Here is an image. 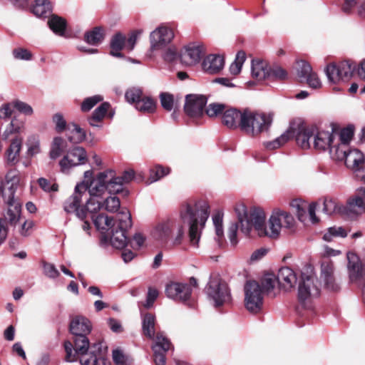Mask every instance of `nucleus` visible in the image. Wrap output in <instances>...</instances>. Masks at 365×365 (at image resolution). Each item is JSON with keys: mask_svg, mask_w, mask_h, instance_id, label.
<instances>
[{"mask_svg": "<svg viewBox=\"0 0 365 365\" xmlns=\"http://www.w3.org/2000/svg\"><path fill=\"white\" fill-rule=\"evenodd\" d=\"M210 215V206L205 200H190L182 205L180 216L168 217L159 221L153 228L154 239L168 248L180 246L184 240L183 223L189 226L188 237L191 246L198 247L202 230Z\"/></svg>", "mask_w": 365, "mask_h": 365, "instance_id": "f257e3e1", "label": "nucleus"}, {"mask_svg": "<svg viewBox=\"0 0 365 365\" xmlns=\"http://www.w3.org/2000/svg\"><path fill=\"white\" fill-rule=\"evenodd\" d=\"M235 212L240 223V230L245 236H250L252 229L259 237L271 238L279 237L282 227L292 229L295 225L294 217L286 211L275 210L272 212L266 226V215L259 207L247 209L243 203H237Z\"/></svg>", "mask_w": 365, "mask_h": 365, "instance_id": "f03ea898", "label": "nucleus"}, {"mask_svg": "<svg viewBox=\"0 0 365 365\" xmlns=\"http://www.w3.org/2000/svg\"><path fill=\"white\" fill-rule=\"evenodd\" d=\"M354 136V128L349 126L341 129L342 143L339 149L333 150L334 160H344L346 165L353 170H359L364 163V155L358 149L350 148L349 143Z\"/></svg>", "mask_w": 365, "mask_h": 365, "instance_id": "7ed1b4c3", "label": "nucleus"}, {"mask_svg": "<svg viewBox=\"0 0 365 365\" xmlns=\"http://www.w3.org/2000/svg\"><path fill=\"white\" fill-rule=\"evenodd\" d=\"M320 287L313 269L307 267L301 272L298 287V299L305 308H310L314 299L319 297Z\"/></svg>", "mask_w": 365, "mask_h": 365, "instance_id": "20e7f679", "label": "nucleus"}, {"mask_svg": "<svg viewBox=\"0 0 365 365\" xmlns=\"http://www.w3.org/2000/svg\"><path fill=\"white\" fill-rule=\"evenodd\" d=\"M131 227V214L126 207H122L116 216V224L110 230V245L116 249L125 247L128 243L127 232Z\"/></svg>", "mask_w": 365, "mask_h": 365, "instance_id": "39448f33", "label": "nucleus"}, {"mask_svg": "<svg viewBox=\"0 0 365 365\" xmlns=\"http://www.w3.org/2000/svg\"><path fill=\"white\" fill-rule=\"evenodd\" d=\"M242 131L248 135L257 136L267 131L271 126L273 116L271 113L255 112L245 110Z\"/></svg>", "mask_w": 365, "mask_h": 365, "instance_id": "423d86ee", "label": "nucleus"}, {"mask_svg": "<svg viewBox=\"0 0 365 365\" xmlns=\"http://www.w3.org/2000/svg\"><path fill=\"white\" fill-rule=\"evenodd\" d=\"M106 180V173L102 172L89 183L86 181L81 183L86 187V191L88 190L90 195V197L86 201V209L91 213L99 212L101 210L103 195L107 190Z\"/></svg>", "mask_w": 365, "mask_h": 365, "instance_id": "0eeeda50", "label": "nucleus"}, {"mask_svg": "<svg viewBox=\"0 0 365 365\" xmlns=\"http://www.w3.org/2000/svg\"><path fill=\"white\" fill-rule=\"evenodd\" d=\"M86 187L83 184H77L73 194L69 197L64 202L63 208L67 213L75 212L78 218L81 221V227L90 234L91 224L88 217L87 209L80 208L83 195L86 194Z\"/></svg>", "mask_w": 365, "mask_h": 365, "instance_id": "6e6552de", "label": "nucleus"}, {"mask_svg": "<svg viewBox=\"0 0 365 365\" xmlns=\"http://www.w3.org/2000/svg\"><path fill=\"white\" fill-rule=\"evenodd\" d=\"M209 301L218 307L231 301V294L227 284L217 277H211L205 288Z\"/></svg>", "mask_w": 365, "mask_h": 365, "instance_id": "1a4fd4ad", "label": "nucleus"}, {"mask_svg": "<svg viewBox=\"0 0 365 365\" xmlns=\"http://www.w3.org/2000/svg\"><path fill=\"white\" fill-rule=\"evenodd\" d=\"M341 130L339 133L319 130L314 132L313 148L315 150L324 151L329 150L331 158L333 159V150L339 149L342 143Z\"/></svg>", "mask_w": 365, "mask_h": 365, "instance_id": "9d476101", "label": "nucleus"}, {"mask_svg": "<svg viewBox=\"0 0 365 365\" xmlns=\"http://www.w3.org/2000/svg\"><path fill=\"white\" fill-rule=\"evenodd\" d=\"M355 70V65L349 61H344L339 63H331L325 69V73L331 83L336 84L340 82L349 81Z\"/></svg>", "mask_w": 365, "mask_h": 365, "instance_id": "9b49d317", "label": "nucleus"}, {"mask_svg": "<svg viewBox=\"0 0 365 365\" xmlns=\"http://www.w3.org/2000/svg\"><path fill=\"white\" fill-rule=\"evenodd\" d=\"M245 305L246 309L256 313L263 304V292L261 285L256 281H248L245 285Z\"/></svg>", "mask_w": 365, "mask_h": 365, "instance_id": "f8f14e48", "label": "nucleus"}, {"mask_svg": "<svg viewBox=\"0 0 365 365\" xmlns=\"http://www.w3.org/2000/svg\"><path fill=\"white\" fill-rule=\"evenodd\" d=\"M19 181V177L11 171L4 178H0V196L6 205L18 202L14 199V195Z\"/></svg>", "mask_w": 365, "mask_h": 365, "instance_id": "ddd939ff", "label": "nucleus"}, {"mask_svg": "<svg viewBox=\"0 0 365 365\" xmlns=\"http://www.w3.org/2000/svg\"><path fill=\"white\" fill-rule=\"evenodd\" d=\"M89 341L86 336H75L74 349L73 344L71 341H65L66 360L73 362L77 360L78 356L89 354Z\"/></svg>", "mask_w": 365, "mask_h": 365, "instance_id": "4468645a", "label": "nucleus"}, {"mask_svg": "<svg viewBox=\"0 0 365 365\" xmlns=\"http://www.w3.org/2000/svg\"><path fill=\"white\" fill-rule=\"evenodd\" d=\"M88 160L87 153L83 147L76 146L71 149L60 160L59 165L62 172L70 168L85 164Z\"/></svg>", "mask_w": 365, "mask_h": 365, "instance_id": "2eb2a0df", "label": "nucleus"}, {"mask_svg": "<svg viewBox=\"0 0 365 365\" xmlns=\"http://www.w3.org/2000/svg\"><path fill=\"white\" fill-rule=\"evenodd\" d=\"M174 36L171 29L166 26H160L154 30L150 36L152 51L160 50L168 44Z\"/></svg>", "mask_w": 365, "mask_h": 365, "instance_id": "dca6fc26", "label": "nucleus"}, {"mask_svg": "<svg viewBox=\"0 0 365 365\" xmlns=\"http://www.w3.org/2000/svg\"><path fill=\"white\" fill-rule=\"evenodd\" d=\"M207 99L204 96L189 94L185 97L184 110L190 117H199L203 113Z\"/></svg>", "mask_w": 365, "mask_h": 365, "instance_id": "f3484780", "label": "nucleus"}, {"mask_svg": "<svg viewBox=\"0 0 365 365\" xmlns=\"http://www.w3.org/2000/svg\"><path fill=\"white\" fill-rule=\"evenodd\" d=\"M278 288L285 292L292 290L297 282V274L292 269L284 267L281 268L277 274Z\"/></svg>", "mask_w": 365, "mask_h": 365, "instance_id": "a211bd4d", "label": "nucleus"}, {"mask_svg": "<svg viewBox=\"0 0 365 365\" xmlns=\"http://www.w3.org/2000/svg\"><path fill=\"white\" fill-rule=\"evenodd\" d=\"M320 279L324 287L329 291L336 292L340 287L334 276V266L331 261L326 259L322 262Z\"/></svg>", "mask_w": 365, "mask_h": 365, "instance_id": "6ab92c4d", "label": "nucleus"}, {"mask_svg": "<svg viewBox=\"0 0 365 365\" xmlns=\"http://www.w3.org/2000/svg\"><path fill=\"white\" fill-rule=\"evenodd\" d=\"M244 116L245 110L241 111L236 108H226L222 115V123L230 129L240 128L242 130Z\"/></svg>", "mask_w": 365, "mask_h": 365, "instance_id": "aec40b11", "label": "nucleus"}, {"mask_svg": "<svg viewBox=\"0 0 365 365\" xmlns=\"http://www.w3.org/2000/svg\"><path fill=\"white\" fill-rule=\"evenodd\" d=\"M165 293L169 298L186 301L191 295L192 289L188 284L173 282L167 285Z\"/></svg>", "mask_w": 365, "mask_h": 365, "instance_id": "412c9836", "label": "nucleus"}, {"mask_svg": "<svg viewBox=\"0 0 365 365\" xmlns=\"http://www.w3.org/2000/svg\"><path fill=\"white\" fill-rule=\"evenodd\" d=\"M290 125L294 126V135H296L297 144L303 149L310 148L312 147L311 140L313 142L314 130L305 127L302 124L291 123Z\"/></svg>", "mask_w": 365, "mask_h": 365, "instance_id": "4be33fe9", "label": "nucleus"}, {"mask_svg": "<svg viewBox=\"0 0 365 365\" xmlns=\"http://www.w3.org/2000/svg\"><path fill=\"white\" fill-rule=\"evenodd\" d=\"M202 53V47L190 43L183 48L180 53V60L186 66H192L199 62Z\"/></svg>", "mask_w": 365, "mask_h": 365, "instance_id": "5701e85b", "label": "nucleus"}, {"mask_svg": "<svg viewBox=\"0 0 365 365\" xmlns=\"http://www.w3.org/2000/svg\"><path fill=\"white\" fill-rule=\"evenodd\" d=\"M98 212L91 213L88 211V218H91L96 227V229L102 233L110 231L113 224H116V220L114 222L113 217H108L103 213Z\"/></svg>", "mask_w": 365, "mask_h": 365, "instance_id": "b1692460", "label": "nucleus"}, {"mask_svg": "<svg viewBox=\"0 0 365 365\" xmlns=\"http://www.w3.org/2000/svg\"><path fill=\"white\" fill-rule=\"evenodd\" d=\"M7 210L3 213L0 220H4V225L8 227H14L21 220V206L19 202L7 205Z\"/></svg>", "mask_w": 365, "mask_h": 365, "instance_id": "393cba45", "label": "nucleus"}, {"mask_svg": "<svg viewBox=\"0 0 365 365\" xmlns=\"http://www.w3.org/2000/svg\"><path fill=\"white\" fill-rule=\"evenodd\" d=\"M224 58L219 55H209L202 61L203 71L209 74H215L220 72L224 67Z\"/></svg>", "mask_w": 365, "mask_h": 365, "instance_id": "a878e982", "label": "nucleus"}, {"mask_svg": "<svg viewBox=\"0 0 365 365\" xmlns=\"http://www.w3.org/2000/svg\"><path fill=\"white\" fill-rule=\"evenodd\" d=\"M70 330L75 336H86L91 330V323L86 317L77 316L72 319Z\"/></svg>", "mask_w": 365, "mask_h": 365, "instance_id": "bb28decb", "label": "nucleus"}, {"mask_svg": "<svg viewBox=\"0 0 365 365\" xmlns=\"http://www.w3.org/2000/svg\"><path fill=\"white\" fill-rule=\"evenodd\" d=\"M25 120L19 116H14L10 123L6 125L2 136L8 139L11 135L21 134L25 130Z\"/></svg>", "mask_w": 365, "mask_h": 365, "instance_id": "cd10ccee", "label": "nucleus"}, {"mask_svg": "<svg viewBox=\"0 0 365 365\" xmlns=\"http://www.w3.org/2000/svg\"><path fill=\"white\" fill-rule=\"evenodd\" d=\"M23 139L15 138L6 152V159L8 163L15 165L19 162Z\"/></svg>", "mask_w": 365, "mask_h": 365, "instance_id": "c85d7f7f", "label": "nucleus"}, {"mask_svg": "<svg viewBox=\"0 0 365 365\" xmlns=\"http://www.w3.org/2000/svg\"><path fill=\"white\" fill-rule=\"evenodd\" d=\"M294 126L290 125L289 128L279 137L273 140L265 142L264 145L268 150H275L280 148L294 136Z\"/></svg>", "mask_w": 365, "mask_h": 365, "instance_id": "c756f323", "label": "nucleus"}, {"mask_svg": "<svg viewBox=\"0 0 365 365\" xmlns=\"http://www.w3.org/2000/svg\"><path fill=\"white\" fill-rule=\"evenodd\" d=\"M106 173V187L109 193H119L123 190V184L120 179L115 176L113 170L105 171Z\"/></svg>", "mask_w": 365, "mask_h": 365, "instance_id": "7c9ffc66", "label": "nucleus"}, {"mask_svg": "<svg viewBox=\"0 0 365 365\" xmlns=\"http://www.w3.org/2000/svg\"><path fill=\"white\" fill-rule=\"evenodd\" d=\"M67 142L61 137H54L51 141L49 157L52 160H55L60 157L67 148Z\"/></svg>", "mask_w": 365, "mask_h": 365, "instance_id": "2f4dec72", "label": "nucleus"}, {"mask_svg": "<svg viewBox=\"0 0 365 365\" xmlns=\"http://www.w3.org/2000/svg\"><path fill=\"white\" fill-rule=\"evenodd\" d=\"M155 317L147 313L142 317V328L143 334L149 339H154L155 333Z\"/></svg>", "mask_w": 365, "mask_h": 365, "instance_id": "473e14b6", "label": "nucleus"}, {"mask_svg": "<svg viewBox=\"0 0 365 365\" xmlns=\"http://www.w3.org/2000/svg\"><path fill=\"white\" fill-rule=\"evenodd\" d=\"M125 36L121 33H117L113 36L110 40V55L115 57H122L120 51L125 48Z\"/></svg>", "mask_w": 365, "mask_h": 365, "instance_id": "72a5a7b5", "label": "nucleus"}, {"mask_svg": "<svg viewBox=\"0 0 365 365\" xmlns=\"http://www.w3.org/2000/svg\"><path fill=\"white\" fill-rule=\"evenodd\" d=\"M269 65L263 61H252V76L257 81L267 79Z\"/></svg>", "mask_w": 365, "mask_h": 365, "instance_id": "f704fd0d", "label": "nucleus"}, {"mask_svg": "<svg viewBox=\"0 0 365 365\" xmlns=\"http://www.w3.org/2000/svg\"><path fill=\"white\" fill-rule=\"evenodd\" d=\"M52 11L51 3L47 0H36L32 7L33 14L37 17L46 18Z\"/></svg>", "mask_w": 365, "mask_h": 365, "instance_id": "c9c22d12", "label": "nucleus"}, {"mask_svg": "<svg viewBox=\"0 0 365 365\" xmlns=\"http://www.w3.org/2000/svg\"><path fill=\"white\" fill-rule=\"evenodd\" d=\"M316 209V203H311L309 205H305L304 207H303L302 210H299L298 212H296L298 220L302 222H305L307 217V212H308L310 222L312 224L317 223L319 219L317 217L315 214Z\"/></svg>", "mask_w": 365, "mask_h": 365, "instance_id": "e433bc0d", "label": "nucleus"}, {"mask_svg": "<svg viewBox=\"0 0 365 365\" xmlns=\"http://www.w3.org/2000/svg\"><path fill=\"white\" fill-rule=\"evenodd\" d=\"M48 25L51 30H52V31L56 35H64L66 27V20L62 17H60L57 15H52L48 21Z\"/></svg>", "mask_w": 365, "mask_h": 365, "instance_id": "4c0bfd02", "label": "nucleus"}, {"mask_svg": "<svg viewBox=\"0 0 365 365\" xmlns=\"http://www.w3.org/2000/svg\"><path fill=\"white\" fill-rule=\"evenodd\" d=\"M277 282V277L274 274H267L262 279V289L267 294L272 296L276 295V284Z\"/></svg>", "mask_w": 365, "mask_h": 365, "instance_id": "58836bf2", "label": "nucleus"}, {"mask_svg": "<svg viewBox=\"0 0 365 365\" xmlns=\"http://www.w3.org/2000/svg\"><path fill=\"white\" fill-rule=\"evenodd\" d=\"M68 130L69 131L68 139L71 143H79L86 138L85 131L75 123L68 125Z\"/></svg>", "mask_w": 365, "mask_h": 365, "instance_id": "ea45409f", "label": "nucleus"}, {"mask_svg": "<svg viewBox=\"0 0 365 365\" xmlns=\"http://www.w3.org/2000/svg\"><path fill=\"white\" fill-rule=\"evenodd\" d=\"M110 108L108 103H103L93 113L92 116L88 119L89 124L91 126H98L101 122Z\"/></svg>", "mask_w": 365, "mask_h": 365, "instance_id": "a19ab883", "label": "nucleus"}, {"mask_svg": "<svg viewBox=\"0 0 365 365\" xmlns=\"http://www.w3.org/2000/svg\"><path fill=\"white\" fill-rule=\"evenodd\" d=\"M104 38V31L101 27H95L93 30L86 33L85 41L93 46L101 43Z\"/></svg>", "mask_w": 365, "mask_h": 365, "instance_id": "79ce46f5", "label": "nucleus"}, {"mask_svg": "<svg viewBox=\"0 0 365 365\" xmlns=\"http://www.w3.org/2000/svg\"><path fill=\"white\" fill-rule=\"evenodd\" d=\"M168 167L155 165L150 169V175L148 179V183L155 182L170 173Z\"/></svg>", "mask_w": 365, "mask_h": 365, "instance_id": "37998d69", "label": "nucleus"}, {"mask_svg": "<svg viewBox=\"0 0 365 365\" xmlns=\"http://www.w3.org/2000/svg\"><path fill=\"white\" fill-rule=\"evenodd\" d=\"M347 210L354 214H361L365 211V202L361 197L354 196L349 199Z\"/></svg>", "mask_w": 365, "mask_h": 365, "instance_id": "c03bdc74", "label": "nucleus"}, {"mask_svg": "<svg viewBox=\"0 0 365 365\" xmlns=\"http://www.w3.org/2000/svg\"><path fill=\"white\" fill-rule=\"evenodd\" d=\"M171 347L172 344L170 340L163 333H157L152 349L166 353Z\"/></svg>", "mask_w": 365, "mask_h": 365, "instance_id": "a18cd8bd", "label": "nucleus"}, {"mask_svg": "<svg viewBox=\"0 0 365 365\" xmlns=\"http://www.w3.org/2000/svg\"><path fill=\"white\" fill-rule=\"evenodd\" d=\"M102 207L108 212H116L120 208V202L116 196H108L102 198Z\"/></svg>", "mask_w": 365, "mask_h": 365, "instance_id": "49530a36", "label": "nucleus"}, {"mask_svg": "<svg viewBox=\"0 0 365 365\" xmlns=\"http://www.w3.org/2000/svg\"><path fill=\"white\" fill-rule=\"evenodd\" d=\"M81 365H110L101 357H98L93 351H90L89 354H84L80 358Z\"/></svg>", "mask_w": 365, "mask_h": 365, "instance_id": "de8ad7c7", "label": "nucleus"}, {"mask_svg": "<svg viewBox=\"0 0 365 365\" xmlns=\"http://www.w3.org/2000/svg\"><path fill=\"white\" fill-rule=\"evenodd\" d=\"M27 155L29 156H34L41 153L40 140L38 136L31 135L28 137L26 141Z\"/></svg>", "mask_w": 365, "mask_h": 365, "instance_id": "09e8293b", "label": "nucleus"}, {"mask_svg": "<svg viewBox=\"0 0 365 365\" xmlns=\"http://www.w3.org/2000/svg\"><path fill=\"white\" fill-rule=\"evenodd\" d=\"M135 108L143 113H153L155 109V103L150 98H141L135 105Z\"/></svg>", "mask_w": 365, "mask_h": 365, "instance_id": "8fccbe9b", "label": "nucleus"}, {"mask_svg": "<svg viewBox=\"0 0 365 365\" xmlns=\"http://www.w3.org/2000/svg\"><path fill=\"white\" fill-rule=\"evenodd\" d=\"M347 232L342 227H331L323 236V240L327 242H331L336 237H345Z\"/></svg>", "mask_w": 365, "mask_h": 365, "instance_id": "3c124183", "label": "nucleus"}, {"mask_svg": "<svg viewBox=\"0 0 365 365\" xmlns=\"http://www.w3.org/2000/svg\"><path fill=\"white\" fill-rule=\"evenodd\" d=\"M246 59V54L244 51H238L235 61L230 66V72L231 74L236 76L241 71L242 65Z\"/></svg>", "mask_w": 365, "mask_h": 365, "instance_id": "603ef678", "label": "nucleus"}, {"mask_svg": "<svg viewBox=\"0 0 365 365\" xmlns=\"http://www.w3.org/2000/svg\"><path fill=\"white\" fill-rule=\"evenodd\" d=\"M297 75L301 81L305 80L312 72L311 66L304 61H299L296 65Z\"/></svg>", "mask_w": 365, "mask_h": 365, "instance_id": "864d4df0", "label": "nucleus"}, {"mask_svg": "<svg viewBox=\"0 0 365 365\" xmlns=\"http://www.w3.org/2000/svg\"><path fill=\"white\" fill-rule=\"evenodd\" d=\"M162 107L167 111H171L176 108L178 103L175 101L174 96L168 93H162L160 95Z\"/></svg>", "mask_w": 365, "mask_h": 365, "instance_id": "5fc2aeb1", "label": "nucleus"}, {"mask_svg": "<svg viewBox=\"0 0 365 365\" xmlns=\"http://www.w3.org/2000/svg\"><path fill=\"white\" fill-rule=\"evenodd\" d=\"M323 205V211L327 215H331L339 210L336 199L333 197H325Z\"/></svg>", "mask_w": 365, "mask_h": 365, "instance_id": "6e6d98bb", "label": "nucleus"}, {"mask_svg": "<svg viewBox=\"0 0 365 365\" xmlns=\"http://www.w3.org/2000/svg\"><path fill=\"white\" fill-rule=\"evenodd\" d=\"M40 187L46 192H57L58 185L53 180H50L44 178H40L38 180Z\"/></svg>", "mask_w": 365, "mask_h": 365, "instance_id": "4d7b16f0", "label": "nucleus"}, {"mask_svg": "<svg viewBox=\"0 0 365 365\" xmlns=\"http://www.w3.org/2000/svg\"><path fill=\"white\" fill-rule=\"evenodd\" d=\"M103 98L100 95H96L89 98H86L81 104V110L83 112L89 111L93 108L98 103L102 101Z\"/></svg>", "mask_w": 365, "mask_h": 365, "instance_id": "13d9d810", "label": "nucleus"}, {"mask_svg": "<svg viewBox=\"0 0 365 365\" xmlns=\"http://www.w3.org/2000/svg\"><path fill=\"white\" fill-rule=\"evenodd\" d=\"M268 74L267 79H284L287 76L286 71L277 65H269Z\"/></svg>", "mask_w": 365, "mask_h": 365, "instance_id": "bf43d9fd", "label": "nucleus"}, {"mask_svg": "<svg viewBox=\"0 0 365 365\" xmlns=\"http://www.w3.org/2000/svg\"><path fill=\"white\" fill-rule=\"evenodd\" d=\"M125 98L128 103L135 105L142 98V91L140 88H131L125 92Z\"/></svg>", "mask_w": 365, "mask_h": 365, "instance_id": "052dcab7", "label": "nucleus"}, {"mask_svg": "<svg viewBox=\"0 0 365 365\" xmlns=\"http://www.w3.org/2000/svg\"><path fill=\"white\" fill-rule=\"evenodd\" d=\"M226 106L222 103H210L207 109L206 113L208 116L213 118L216 117L220 114L223 115V112L225 110Z\"/></svg>", "mask_w": 365, "mask_h": 365, "instance_id": "680f3d73", "label": "nucleus"}, {"mask_svg": "<svg viewBox=\"0 0 365 365\" xmlns=\"http://www.w3.org/2000/svg\"><path fill=\"white\" fill-rule=\"evenodd\" d=\"M12 55L16 60L30 61L32 53L26 48L18 47L12 51Z\"/></svg>", "mask_w": 365, "mask_h": 365, "instance_id": "e2e57ef3", "label": "nucleus"}, {"mask_svg": "<svg viewBox=\"0 0 365 365\" xmlns=\"http://www.w3.org/2000/svg\"><path fill=\"white\" fill-rule=\"evenodd\" d=\"M42 264L43 274L48 278L56 279L60 275L58 270L54 264L46 262H43Z\"/></svg>", "mask_w": 365, "mask_h": 365, "instance_id": "0e129e2a", "label": "nucleus"}, {"mask_svg": "<svg viewBox=\"0 0 365 365\" xmlns=\"http://www.w3.org/2000/svg\"><path fill=\"white\" fill-rule=\"evenodd\" d=\"M34 222L31 220H26L21 223L19 228V233L23 237H29L31 235Z\"/></svg>", "mask_w": 365, "mask_h": 365, "instance_id": "69168bd1", "label": "nucleus"}, {"mask_svg": "<svg viewBox=\"0 0 365 365\" xmlns=\"http://www.w3.org/2000/svg\"><path fill=\"white\" fill-rule=\"evenodd\" d=\"M15 109L25 115H31L34 113L32 107L28 103L16 100L14 101Z\"/></svg>", "mask_w": 365, "mask_h": 365, "instance_id": "338daca9", "label": "nucleus"}, {"mask_svg": "<svg viewBox=\"0 0 365 365\" xmlns=\"http://www.w3.org/2000/svg\"><path fill=\"white\" fill-rule=\"evenodd\" d=\"M14 101L11 103H4L0 107V119H8L9 118L14 109Z\"/></svg>", "mask_w": 365, "mask_h": 365, "instance_id": "774afa93", "label": "nucleus"}]
</instances>
